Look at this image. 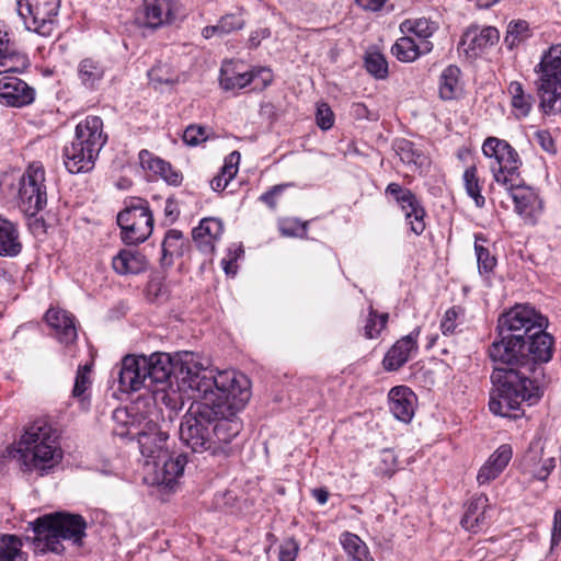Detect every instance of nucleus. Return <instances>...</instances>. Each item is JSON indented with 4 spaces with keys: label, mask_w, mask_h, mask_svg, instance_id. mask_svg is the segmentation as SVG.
I'll return each mask as SVG.
<instances>
[{
    "label": "nucleus",
    "mask_w": 561,
    "mask_h": 561,
    "mask_svg": "<svg viewBox=\"0 0 561 561\" xmlns=\"http://www.w3.org/2000/svg\"><path fill=\"white\" fill-rule=\"evenodd\" d=\"M22 248L18 226L0 216V256L15 257Z\"/></svg>",
    "instance_id": "31"
},
{
    "label": "nucleus",
    "mask_w": 561,
    "mask_h": 561,
    "mask_svg": "<svg viewBox=\"0 0 561 561\" xmlns=\"http://www.w3.org/2000/svg\"><path fill=\"white\" fill-rule=\"evenodd\" d=\"M148 76L150 81L154 83L171 84L175 81L173 73L170 72V69L167 65H157L152 67L149 70Z\"/></svg>",
    "instance_id": "57"
},
{
    "label": "nucleus",
    "mask_w": 561,
    "mask_h": 561,
    "mask_svg": "<svg viewBox=\"0 0 561 561\" xmlns=\"http://www.w3.org/2000/svg\"><path fill=\"white\" fill-rule=\"evenodd\" d=\"M106 141L102 118L87 116L76 126L72 141L62 149L64 164L68 172L78 174L91 171Z\"/></svg>",
    "instance_id": "6"
},
{
    "label": "nucleus",
    "mask_w": 561,
    "mask_h": 561,
    "mask_svg": "<svg viewBox=\"0 0 561 561\" xmlns=\"http://www.w3.org/2000/svg\"><path fill=\"white\" fill-rule=\"evenodd\" d=\"M180 214L178 204L174 199L168 198L164 206V215L171 221H175Z\"/></svg>",
    "instance_id": "64"
},
{
    "label": "nucleus",
    "mask_w": 561,
    "mask_h": 561,
    "mask_svg": "<svg viewBox=\"0 0 561 561\" xmlns=\"http://www.w3.org/2000/svg\"><path fill=\"white\" fill-rule=\"evenodd\" d=\"M241 254H243V250L239 247L233 253L230 251L228 256L221 260L222 268L227 275L234 276L237 274L238 266L236 262Z\"/></svg>",
    "instance_id": "62"
},
{
    "label": "nucleus",
    "mask_w": 561,
    "mask_h": 561,
    "mask_svg": "<svg viewBox=\"0 0 561 561\" xmlns=\"http://www.w3.org/2000/svg\"><path fill=\"white\" fill-rule=\"evenodd\" d=\"M0 79V103L11 107H23L35 100V90L24 80L3 73Z\"/></svg>",
    "instance_id": "17"
},
{
    "label": "nucleus",
    "mask_w": 561,
    "mask_h": 561,
    "mask_svg": "<svg viewBox=\"0 0 561 561\" xmlns=\"http://www.w3.org/2000/svg\"><path fill=\"white\" fill-rule=\"evenodd\" d=\"M279 231L285 237H304L307 233V222L298 219H286L279 224Z\"/></svg>",
    "instance_id": "54"
},
{
    "label": "nucleus",
    "mask_w": 561,
    "mask_h": 561,
    "mask_svg": "<svg viewBox=\"0 0 561 561\" xmlns=\"http://www.w3.org/2000/svg\"><path fill=\"white\" fill-rule=\"evenodd\" d=\"M57 438L56 431L46 421L32 423L19 442L18 453L24 471H38L44 476L54 468L61 458Z\"/></svg>",
    "instance_id": "7"
},
{
    "label": "nucleus",
    "mask_w": 561,
    "mask_h": 561,
    "mask_svg": "<svg viewBox=\"0 0 561 561\" xmlns=\"http://www.w3.org/2000/svg\"><path fill=\"white\" fill-rule=\"evenodd\" d=\"M19 204L27 216H35L47 204L45 169L39 162L31 163L19 182Z\"/></svg>",
    "instance_id": "12"
},
{
    "label": "nucleus",
    "mask_w": 561,
    "mask_h": 561,
    "mask_svg": "<svg viewBox=\"0 0 561 561\" xmlns=\"http://www.w3.org/2000/svg\"><path fill=\"white\" fill-rule=\"evenodd\" d=\"M534 138L542 150H545L546 152L551 153V154L557 153V147H556L554 139L552 138L549 130H547V129L538 130L535 133Z\"/></svg>",
    "instance_id": "60"
},
{
    "label": "nucleus",
    "mask_w": 561,
    "mask_h": 561,
    "mask_svg": "<svg viewBox=\"0 0 561 561\" xmlns=\"http://www.w3.org/2000/svg\"><path fill=\"white\" fill-rule=\"evenodd\" d=\"M364 65L367 72L376 79H386L388 77V62L380 51H367L364 58Z\"/></svg>",
    "instance_id": "45"
},
{
    "label": "nucleus",
    "mask_w": 561,
    "mask_h": 561,
    "mask_svg": "<svg viewBox=\"0 0 561 561\" xmlns=\"http://www.w3.org/2000/svg\"><path fill=\"white\" fill-rule=\"evenodd\" d=\"M388 319V313H378V311L370 306L366 323L364 325V336L370 340L378 337L381 331L386 328Z\"/></svg>",
    "instance_id": "46"
},
{
    "label": "nucleus",
    "mask_w": 561,
    "mask_h": 561,
    "mask_svg": "<svg viewBox=\"0 0 561 561\" xmlns=\"http://www.w3.org/2000/svg\"><path fill=\"white\" fill-rule=\"evenodd\" d=\"M239 161L240 153L238 151H232L225 159V164L221 167L220 172L210 181V186L215 192H221L227 187L228 183L238 172Z\"/></svg>",
    "instance_id": "40"
},
{
    "label": "nucleus",
    "mask_w": 561,
    "mask_h": 561,
    "mask_svg": "<svg viewBox=\"0 0 561 561\" xmlns=\"http://www.w3.org/2000/svg\"><path fill=\"white\" fill-rule=\"evenodd\" d=\"M433 49L430 41L416 43L411 36H402L396 41L391 47V53L402 62H412L421 55H425Z\"/></svg>",
    "instance_id": "28"
},
{
    "label": "nucleus",
    "mask_w": 561,
    "mask_h": 561,
    "mask_svg": "<svg viewBox=\"0 0 561 561\" xmlns=\"http://www.w3.org/2000/svg\"><path fill=\"white\" fill-rule=\"evenodd\" d=\"M153 222L149 203L140 197L126 201L125 207L117 215L122 240L127 244L145 242L152 233Z\"/></svg>",
    "instance_id": "9"
},
{
    "label": "nucleus",
    "mask_w": 561,
    "mask_h": 561,
    "mask_svg": "<svg viewBox=\"0 0 561 561\" xmlns=\"http://www.w3.org/2000/svg\"><path fill=\"white\" fill-rule=\"evenodd\" d=\"M438 26L435 22L425 18L407 20L401 24V30L414 34L420 42L428 41V38L437 31Z\"/></svg>",
    "instance_id": "44"
},
{
    "label": "nucleus",
    "mask_w": 561,
    "mask_h": 561,
    "mask_svg": "<svg viewBox=\"0 0 561 561\" xmlns=\"http://www.w3.org/2000/svg\"><path fill=\"white\" fill-rule=\"evenodd\" d=\"M224 232L222 222L213 217L204 218L199 225L193 229L192 237L197 249L204 254H211L215 250V243Z\"/></svg>",
    "instance_id": "20"
},
{
    "label": "nucleus",
    "mask_w": 561,
    "mask_h": 561,
    "mask_svg": "<svg viewBox=\"0 0 561 561\" xmlns=\"http://www.w3.org/2000/svg\"><path fill=\"white\" fill-rule=\"evenodd\" d=\"M133 409L119 408L113 412V421L115 423L113 427V434L121 438L136 439L139 434V430L142 427L146 419L139 420L131 412Z\"/></svg>",
    "instance_id": "30"
},
{
    "label": "nucleus",
    "mask_w": 561,
    "mask_h": 561,
    "mask_svg": "<svg viewBox=\"0 0 561 561\" xmlns=\"http://www.w3.org/2000/svg\"><path fill=\"white\" fill-rule=\"evenodd\" d=\"M503 187L510 193L516 213L525 220L535 224L537 217L542 211V201L535 188L526 185L523 178L510 184H505Z\"/></svg>",
    "instance_id": "14"
},
{
    "label": "nucleus",
    "mask_w": 561,
    "mask_h": 561,
    "mask_svg": "<svg viewBox=\"0 0 561 561\" xmlns=\"http://www.w3.org/2000/svg\"><path fill=\"white\" fill-rule=\"evenodd\" d=\"M169 435L151 420L145 421L136 439L144 457L151 459L153 463L167 457V440Z\"/></svg>",
    "instance_id": "15"
},
{
    "label": "nucleus",
    "mask_w": 561,
    "mask_h": 561,
    "mask_svg": "<svg viewBox=\"0 0 561 561\" xmlns=\"http://www.w3.org/2000/svg\"><path fill=\"white\" fill-rule=\"evenodd\" d=\"M250 76L252 77V83H254V90L263 91L273 81V72L266 67H253L250 69Z\"/></svg>",
    "instance_id": "53"
},
{
    "label": "nucleus",
    "mask_w": 561,
    "mask_h": 561,
    "mask_svg": "<svg viewBox=\"0 0 561 561\" xmlns=\"http://www.w3.org/2000/svg\"><path fill=\"white\" fill-rule=\"evenodd\" d=\"M113 270L119 275L140 274L148 268L145 254L136 249H122L112 260Z\"/></svg>",
    "instance_id": "25"
},
{
    "label": "nucleus",
    "mask_w": 561,
    "mask_h": 561,
    "mask_svg": "<svg viewBox=\"0 0 561 561\" xmlns=\"http://www.w3.org/2000/svg\"><path fill=\"white\" fill-rule=\"evenodd\" d=\"M398 467L397 456L391 449H383L380 454V462L377 471L381 476L391 477Z\"/></svg>",
    "instance_id": "52"
},
{
    "label": "nucleus",
    "mask_w": 561,
    "mask_h": 561,
    "mask_svg": "<svg viewBox=\"0 0 561 561\" xmlns=\"http://www.w3.org/2000/svg\"><path fill=\"white\" fill-rule=\"evenodd\" d=\"M179 387L187 388L203 396V403L215 408V412L226 419H239L251 398V381L242 373L233 369L218 370L203 367L185 353L176 375Z\"/></svg>",
    "instance_id": "2"
},
{
    "label": "nucleus",
    "mask_w": 561,
    "mask_h": 561,
    "mask_svg": "<svg viewBox=\"0 0 561 561\" xmlns=\"http://www.w3.org/2000/svg\"><path fill=\"white\" fill-rule=\"evenodd\" d=\"M393 149L400 160L412 171H417L421 174L428 171L431 165L428 156L413 141L405 138L397 139L393 142Z\"/></svg>",
    "instance_id": "22"
},
{
    "label": "nucleus",
    "mask_w": 561,
    "mask_h": 561,
    "mask_svg": "<svg viewBox=\"0 0 561 561\" xmlns=\"http://www.w3.org/2000/svg\"><path fill=\"white\" fill-rule=\"evenodd\" d=\"M499 38V31L493 26H486L481 30L478 27H470L463 33L459 45L465 47L463 49L467 54H476V50L478 49L481 50L489 46H493L497 43Z\"/></svg>",
    "instance_id": "26"
},
{
    "label": "nucleus",
    "mask_w": 561,
    "mask_h": 561,
    "mask_svg": "<svg viewBox=\"0 0 561 561\" xmlns=\"http://www.w3.org/2000/svg\"><path fill=\"white\" fill-rule=\"evenodd\" d=\"M45 320L61 344L70 345L77 341L76 319L66 310L50 308L45 313Z\"/></svg>",
    "instance_id": "19"
},
{
    "label": "nucleus",
    "mask_w": 561,
    "mask_h": 561,
    "mask_svg": "<svg viewBox=\"0 0 561 561\" xmlns=\"http://www.w3.org/2000/svg\"><path fill=\"white\" fill-rule=\"evenodd\" d=\"M207 403L195 401L183 415L180 439L193 453L227 457L230 443L242 430L240 419H226Z\"/></svg>",
    "instance_id": "3"
},
{
    "label": "nucleus",
    "mask_w": 561,
    "mask_h": 561,
    "mask_svg": "<svg viewBox=\"0 0 561 561\" xmlns=\"http://www.w3.org/2000/svg\"><path fill=\"white\" fill-rule=\"evenodd\" d=\"M461 70L456 65L447 66L439 76L438 93L442 100L451 101L462 92Z\"/></svg>",
    "instance_id": "34"
},
{
    "label": "nucleus",
    "mask_w": 561,
    "mask_h": 561,
    "mask_svg": "<svg viewBox=\"0 0 561 561\" xmlns=\"http://www.w3.org/2000/svg\"><path fill=\"white\" fill-rule=\"evenodd\" d=\"M389 409L393 416L403 422L409 423L414 415L416 396L407 386L393 387L388 394Z\"/></svg>",
    "instance_id": "21"
},
{
    "label": "nucleus",
    "mask_w": 561,
    "mask_h": 561,
    "mask_svg": "<svg viewBox=\"0 0 561 561\" xmlns=\"http://www.w3.org/2000/svg\"><path fill=\"white\" fill-rule=\"evenodd\" d=\"M22 541L15 535H1L0 561H26V553L22 551Z\"/></svg>",
    "instance_id": "42"
},
{
    "label": "nucleus",
    "mask_w": 561,
    "mask_h": 561,
    "mask_svg": "<svg viewBox=\"0 0 561 561\" xmlns=\"http://www.w3.org/2000/svg\"><path fill=\"white\" fill-rule=\"evenodd\" d=\"M146 295L149 301L156 302L168 297V289L162 277L154 276L150 278L146 286Z\"/></svg>",
    "instance_id": "48"
},
{
    "label": "nucleus",
    "mask_w": 561,
    "mask_h": 561,
    "mask_svg": "<svg viewBox=\"0 0 561 561\" xmlns=\"http://www.w3.org/2000/svg\"><path fill=\"white\" fill-rule=\"evenodd\" d=\"M556 459L553 457H548L545 458L541 463L534 466L529 472L535 479L539 481H546L550 473L553 471Z\"/></svg>",
    "instance_id": "58"
},
{
    "label": "nucleus",
    "mask_w": 561,
    "mask_h": 561,
    "mask_svg": "<svg viewBox=\"0 0 561 561\" xmlns=\"http://www.w3.org/2000/svg\"><path fill=\"white\" fill-rule=\"evenodd\" d=\"M139 159L144 168L159 175L169 185H181L183 175L179 170L174 169L170 162L159 157H152L148 150H141L139 152Z\"/></svg>",
    "instance_id": "27"
},
{
    "label": "nucleus",
    "mask_w": 561,
    "mask_h": 561,
    "mask_svg": "<svg viewBox=\"0 0 561 561\" xmlns=\"http://www.w3.org/2000/svg\"><path fill=\"white\" fill-rule=\"evenodd\" d=\"M209 135L206 127L201 125H190L183 133V141L187 146H197L208 139Z\"/></svg>",
    "instance_id": "50"
},
{
    "label": "nucleus",
    "mask_w": 561,
    "mask_h": 561,
    "mask_svg": "<svg viewBox=\"0 0 561 561\" xmlns=\"http://www.w3.org/2000/svg\"><path fill=\"white\" fill-rule=\"evenodd\" d=\"M496 330L499 340L490 345L489 356L505 367H495L491 374L496 396L490 398L489 409L495 415L517 419L523 403L534 405L543 396V364L552 359L554 339L545 331V319L528 306L503 313Z\"/></svg>",
    "instance_id": "1"
},
{
    "label": "nucleus",
    "mask_w": 561,
    "mask_h": 561,
    "mask_svg": "<svg viewBox=\"0 0 561 561\" xmlns=\"http://www.w3.org/2000/svg\"><path fill=\"white\" fill-rule=\"evenodd\" d=\"M339 541L347 561H375L366 542L356 534L343 531Z\"/></svg>",
    "instance_id": "35"
},
{
    "label": "nucleus",
    "mask_w": 561,
    "mask_h": 561,
    "mask_svg": "<svg viewBox=\"0 0 561 561\" xmlns=\"http://www.w3.org/2000/svg\"><path fill=\"white\" fill-rule=\"evenodd\" d=\"M30 67V59L11 41L7 25L0 21V76L22 72Z\"/></svg>",
    "instance_id": "16"
},
{
    "label": "nucleus",
    "mask_w": 561,
    "mask_h": 561,
    "mask_svg": "<svg viewBox=\"0 0 561 561\" xmlns=\"http://www.w3.org/2000/svg\"><path fill=\"white\" fill-rule=\"evenodd\" d=\"M106 70L107 68L101 59L85 57L78 64L77 77L84 89L95 91L101 85Z\"/></svg>",
    "instance_id": "24"
},
{
    "label": "nucleus",
    "mask_w": 561,
    "mask_h": 561,
    "mask_svg": "<svg viewBox=\"0 0 561 561\" xmlns=\"http://www.w3.org/2000/svg\"><path fill=\"white\" fill-rule=\"evenodd\" d=\"M561 541V510H557L553 515L551 529V547L558 546Z\"/></svg>",
    "instance_id": "63"
},
{
    "label": "nucleus",
    "mask_w": 561,
    "mask_h": 561,
    "mask_svg": "<svg viewBox=\"0 0 561 561\" xmlns=\"http://www.w3.org/2000/svg\"><path fill=\"white\" fill-rule=\"evenodd\" d=\"M531 36L529 24L525 20L512 21L507 25L506 34L504 37V45L513 50L520 43L525 42Z\"/></svg>",
    "instance_id": "43"
},
{
    "label": "nucleus",
    "mask_w": 561,
    "mask_h": 561,
    "mask_svg": "<svg viewBox=\"0 0 561 561\" xmlns=\"http://www.w3.org/2000/svg\"><path fill=\"white\" fill-rule=\"evenodd\" d=\"M219 30L222 36L228 35L234 31H239L244 27L245 21L241 14L228 13L220 18L218 21Z\"/></svg>",
    "instance_id": "49"
},
{
    "label": "nucleus",
    "mask_w": 561,
    "mask_h": 561,
    "mask_svg": "<svg viewBox=\"0 0 561 561\" xmlns=\"http://www.w3.org/2000/svg\"><path fill=\"white\" fill-rule=\"evenodd\" d=\"M144 7L146 27L156 30L174 19L172 0H153Z\"/></svg>",
    "instance_id": "32"
},
{
    "label": "nucleus",
    "mask_w": 561,
    "mask_h": 561,
    "mask_svg": "<svg viewBox=\"0 0 561 561\" xmlns=\"http://www.w3.org/2000/svg\"><path fill=\"white\" fill-rule=\"evenodd\" d=\"M60 4V0H18L16 11L27 31L49 37L56 28Z\"/></svg>",
    "instance_id": "11"
},
{
    "label": "nucleus",
    "mask_w": 561,
    "mask_h": 561,
    "mask_svg": "<svg viewBox=\"0 0 561 561\" xmlns=\"http://www.w3.org/2000/svg\"><path fill=\"white\" fill-rule=\"evenodd\" d=\"M160 463H162L159 478L160 483L168 488H173L176 479L184 472V467L187 463V456L185 454H179L175 457H171L168 453L165 458L157 460V463L154 465L158 467Z\"/></svg>",
    "instance_id": "39"
},
{
    "label": "nucleus",
    "mask_w": 561,
    "mask_h": 561,
    "mask_svg": "<svg viewBox=\"0 0 561 561\" xmlns=\"http://www.w3.org/2000/svg\"><path fill=\"white\" fill-rule=\"evenodd\" d=\"M482 151L485 157L495 160V164L491 165V172L496 184L503 186L522 178V159L506 140L488 137L482 145Z\"/></svg>",
    "instance_id": "10"
},
{
    "label": "nucleus",
    "mask_w": 561,
    "mask_h": 561,
    "mask_svg": "<svg viewBox=\"0 0 561 561\" xmlns=\"http://www.w3.org/2000/svg\"><path fill=\"white\" fill-rule=\"evenodd\" d=\"M462 313L460 307L454 306L446 310L442 321L440 329L444 335L453 334L457 328V319Z\"/></svg>",
    "instance_id": "56"
},
{
    "label": "nucleus",
    "mask_w": 561,
    "mask_h": 561,
    "mask_svg": "<svg viewBox=\"0 0 561 561\" xmlns=\"http://www.w3.org/2000/svg\"><path fill=\"white\" fill-rule=\"evenodd\" d=\"M540 107L545 114H561V48L552 46L535 67Z\"/></svg>",
    "instance_id": "8"
},
{
    "label": "nucleus",
    "mask_w": 561,
    "mask_h": 561,
    "mask_svg": "<svg viewBox=\"0 0 561 561\" xmlns=\"http://www.w3.org/2000/svg\"><path fill=\"white\" fill-rule=\"evenodd\" d=\"M219 82L224 90H239L252 83V77L250 70L242 71L239 65L229 61L225 62L220 69Z\"/></svg>",
    "instance_id": "38"
},
{
    "label": "nucleus",
    "mask_w": 561,
    "mask_h": 561,
    "mask_svg": "<svg viewBox=\"0 0 561 561\" xmlns=\"http://www.w3.org/2000/svg\"><path fill=\"white\" fill-rule=\"evenodd\" d=\"M299 552V545L294 538L286 539L279 547V561H295Z\"/></svg>",
    "instance_id": "59"
},
{
    "label": "nucleus",
    "mask_w": 561,
    "mask_h": 561,
    "mask_svg": "<svg viewBox=\"0 0 561 561\" xmlns=\"http://www.w3.org/2000/svg\"><path fill=\"white\" fill-rule=\"evenodd\" d=\"M485 241L486 239L482 233H477L474 236V253L479 275L486 285H491L492 277L494 276V270L497 265V260L495 255L490 252V249L481 243Z\"/></svg>",
    "instance_id": "33"
},
{
    "label": "nucleus",
    "mask_w": 561,
    "mask_h": 561,
    "mask_svg": "<svg viewBox=\"0 0 561 561\" xmlns=\"http://www.w3.org/2000/svg\"><path fill=\"white\" fill-rule=\"evenodd\" d=\"M420 328H415L408 335L398 340L383 357L382 365L388 371L398 370L417 352V337Z\"/></svg>",
    "instance_id": "18"
},
{
    "label": "nucleus",
    "mask_w": 561,
    "mask_h": 561,
    "mask_svg": "<svg viewBox=\"0 0 561 561\" xmlns=\"http://www.w3.org/2000/svg\"><path fill=\"white\" fill-rule=\"evenodd\" d=\"M291 183L277 184L260 196V201L265 203L271 209L276 208V197L279 196Z\"/></svg>",
    "instance_id": "61"
},
{
    "label": "nucleus",
    "mask_w": 561,
    "mask_h": 561,
    "mask_svg": "<svg viewBox=\"0 0 561 561\" xmlns=\"http://www.w3.org/2000/svg\"><path fill=\"white\" fill-rule=\"evenodd\" d=\"M185 247L186 242L182 231L178 229L168 230L161 244V266L170 267L174 262V257H180L184 254Z\"/></svg>",
    "instance_id": "36"
},
{
    "label": "nucleus",
    "mask_w": 561,
    "mask_h": 561,
    "mask_svg": "<svg viewBox=\"0 0 561 561\" xmlns=\"http://www.w3.org/2000/svg\"><path fill=\"white\" fill-rule=\"evenodd\" d=\"M462 181L467 195L472 198L478 208H483L485 206V198L481 194L482 183L478 176L476 165H470L465 170Z\"/></svg>",
    "instance_id": "41"
},
{
    "label": "nucleus",
    "mask_w": 561,
    "mask_h": 561,
    "mask_svg": "<svg viewBox=\"0 0 561 561\" xmlns=\"http://www.w3.org/2000/svg\"><path fill=\"white\" fill-rule=\"evenodd\" d=\"M316 123L322 130H329L334 125V113L327 103H319L316 112Z\"/></svg>",
    "instance_id": "55"
},
{
    "label": "nucleus",
    "mask_w": 561,
    "mask_h": 561,
    "mask_svg": "<svg viewBox=\"0 0 561 561\" xmlns=\"http://www.w3.org/2000/svg\"><path fill=\"white\" fill-rule=\"evenodd\" d=\"M513 456L512 447L507 444L501 445L480 468L477 481L480 485L488 484L495 480L507 467Z\"/></svg>",
    "instance_id": "23"
},
{
    "label": "nucleus",
    "mask_w": 561,
    "mask_h": 561,
    "mask_svg": "<svg viewBox=\"0 0 561 561\" xmlns=\"http://www.w3.org/2000/svg\"><path fill=\"white\" fill-rule=\"evenodd\" d=\"M185 360V354L175 360L168 353L146 355H126L113 371L116 375L118 389L122 392H135L142 388L163 390L171 377L179 373L180 363Z\"/></svg>",
    "instance_id": "4"
},
{
    "label": "nucleus",
    "mask_w": 561,
    "mask_h": 561,
    "mask_svg": "<svg viewBox=\"0 0 561 561\" xmlns=\"http://www.w3.org/2000/svg\"><path fill=\"white\" fill-rule=\"evenodd\" d=\"M91 370L92 365L85 364L78 367L75 385L72 389V396L75 398L84 400L85 399V392L89 390L92 381H91Z\"/></svg>",
    "instance_id": "47"
},
{
    "label": "nucleus",
    "mask_w": 561,
    "mask_h": 561,
    "mask_svg": "<svg viewBox=\"0 0 561 561\" xmlns=\"http://www.w3.org/2000/svg\"><path fill=\"white\" fill-rule=\"evenodd\" d=\"M507 93L511 98V106L517 118L527 117L534 106L535 99L531 93H527L519 81H511L507 87Z\"/></svg>",
    "instance_id": "37"
},
{
    "label": "nucleus",
    "mask_w": 561,
    "mask_h": 561,
    "mask_svg": "<svg viewBox=\"0 0 561 561\" xmlns=\"http://www.w3.org/2000/svg\"><path fill=\"white\" fill-rule=\"evenodd\" d=\"M543 447L541 445L540 438H535L529 443V447L525 454L524 461L528 471H530L534 466H537L542 462Z\"/></svg>",
    "instance_id": "51"
},
{
    "label": "nucleus",
    "mask_w": 561,
    "mask_h": 561,
    "mask_svg": "<svg viewBox=\"0 0 561 561\" xmlns=\"http://www.w3.org/2000/svg\"><path fill=\"white\" fill-rule=\"evenodd\" d=\"M386 194L392 196L405 213V219L410 229L416 236L425 230V209L416 195L409 188L402 187L399 183L391 182L386 187Z\"/></svg>",
    "instance_id": "13"
},
{
    "label": "nucleus",
    "mask_w": 561,
    "mask_h": 561,
    "mask_svg": "<svg viewBox=\"0 0 561 561\" xmlns=\"http://www.w3.org/2000/svg\"><path fill=\"white\" fill-rule=\"evenodd\" d=\"M88 523L80 514L56 512L38 517L33 523L36 548L60 554L65 551L64 541L82 547L87 537Z\"/></svg>",
    "instance_id": "5"
},
{
    "label": "nucleus",
    "mask_w": 561,
    "mask_h": 561,
    "mask_svg": "<svg viewBox=\"0 0 561 561\" xmlns=\"http://www.w3.org/2000/svg\"><path fill=\"white\" fill-rule=\"evenodd\" d=\"M488 502L489 499L485 495H480L469 501L460 520L461 526L466 530L477 533L486 525Z\"/></svg>",
    "instance_id": "29"
}]
</instances>
